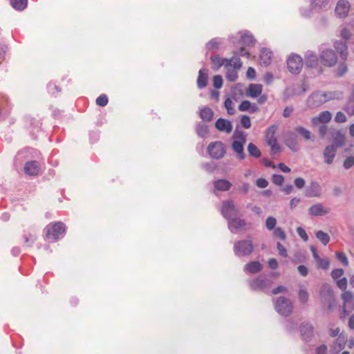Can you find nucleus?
<instances>
[{
    "label": "nucleus",
    "mask_w": 354,
    "mask_h": 354,
    "mask_svg": "<svg viewBox=\"0 0 354 354\" xmlns=\"http://www.w3.org/2000/svg\"><path fill=\"white\" fill-rule=\"evenodd\" d=\"M241 124L245 129H249L251 127V120L249 116L243 115L241 118Z\"/></svg>",
    "instance_id": "5fc2aeb1"
},
{
    "label": "nucleus",
    "mask_w": 354,
    "mask_h": 354,
    "mask_svg": "<svg viewBox=\"0 0 354 354\" xmlns=\"http://www.w3.org/2000/svg\"><path fill=\"white\" fill-rule=\"evenodd\" d=\"M337 148H335V145H328L325 147L323 156L324 159V162L327 165H330L333 163L334 158L335 157Z\"/></svg>",
    "instance_id": "a211bd4d"
},
{
    "label": "nucleus",
    "mask_w": 354,
    "mask_h": 354,
    "mask_svg": "<svg viewBox=\"0 0 354 354\" xmlns=\"http://www.w3.org/2000/svg\"><path fill=\"white\" fill-rule=\"evenodd\" d=\"M272 284V281L267 276L261 274L250 281L249 286L254 291H266Z\"/></svg>",
    "instance_id": "39448f33"
},
{
    "label": "nucleus",
    "mask_w": 354,
    "mask_h": 354,
    "mask_svg": "<svg viewBox=\"0 0 354 354\" xmlns=\"http://www.w3.org/2000/svg\"><path fill=\"white\" fill-rule=\"evenodd\" d=\"M306 184L305 180L303 178L299 177L294 180V185L297 189H302Z\"/></svg>",
    "instance_id": "69168bd1"
},
{
    "label": "nucleus",
    "mask_w": 354,
    "mask_h": 354,
    "mask_svg": "<svg viewBox=\"0 0 354 354\" xmlns=\"http://www.w3.org/2000/svg\"><path fill=\"white\" fill-rule=\"evenodd\" d=\"M347 118L345 114L342 111H338L335 117V121L338 123H344L346 121Z\"/></svg>",
    "instance_id": "052dcab7"
},
{
    "label": "nucleus",
    "mask_w": 354,
    "mask_h": 354,
    "mask_svg": "<svg viewBox=\"0 0 354 354\" xmlns=\"http://www.w3.org/2000/svg\"><path fill=\"white\" fill-rule=\"evenodd\" d=\"M254 251V245L250 240H241L234 243V252L239 257H248Z\"/></svg>",
    "instance_id": "7ed1b4c3"
},
{
    "label": "nucleus",
    "mask_w": 354,
    "mask_h": 354,
    "mask_svg": "<svg viewBox=\"0 0 354 354\" xmlns=\"http://www.w3.org/2000/svg\"><path fill=\"white\" fill-rule=\"evenodd\" d=\"M329 2V0H312L311 5L313 8H325Z\"/></svg>",
    "instance_id": "de8ad7c7"
},
{
    "label": "nucleus",
    "mask_w": 354,
    "mask_h": 354,
    "mask_svg": "<svg viewBox=\"0 0 354 354\" xmlns=\"http://www.w3.org/2000/svg\"><path fill=\"white\" fill-rule=\"evenodd\" d=\"M336 284L339 289L345 290L347 288V279L345 277L338 279L336 281Z\"/></svg>",
    "instance_id": "e2e57ef3"
},
{
    "label": "nucleus",
    "mask_w": 354,
    "mask_h": 354,
    "mask_svg": "<svg viewBox=\"0 0 354 354\" xmlns=\"http://www.w3.org/2000/svg\"><path fill=\"white\" fill-rule=\"evenodd\" d=\"M109 102L106 95L102 94L96 99V104L100 106H105Z\"/></svg>",
    "instance_id": "09e8293b"
},
{
    "label": "nucleus",
    "mask_w": 354,
    "mask_h": 354,
    "mask_svg": "<svg viewBox=\"0 0 354 354\" xmlns=\"http://www.w3.org/2000/svg\"><path fill=\"white\" fill-rule=\"evenodd\" d=\"M321 63L327 67H332L337 63V57L335 51L332 49H326L319 55Z\"/></svg>",
    "instance_id": "9d476101"
},
{
    "label": "nucleus",
    "mask_w": 354,
    "mask_h": 354,
    "mask_svg": "<svg viewBox=\"0 0 354 354\" xmlns=\"http://www.w3.org/2000/svg\"><path fill=\"white\" fill-rule=\"evenodd\" d=\"M240 42L247 46H253L256 40L252 35L247 32L241 35Z\"/></svg>",
    "instance_id": "7c9ffc66"
},
{
    "label": "nucleus",
    "mask_w": 354,
    "mask_h": 354,
    "mask_svg": "<svg viewBox=\"0 0 354 354\" xmlns=\"http://www.w3.org/2000/svg\"><path fill=\"white\" fill-rule=\"evenodd\" d=\"M319 294L322 302L328 304V309L330 310L335 301L331 286L328 283H324L321 287Z\"/></svg>",
    "instance_id": "6e6552de"
},
{
    "label": "nucleus",
    "mask_w": 354,
    "mask_h": 354,
    "mask_svg": "<svg viewBox=\"0 0 354 354\" xmlns=\"http://www.w3.org/2000/svg\"><path fill=\"white\" fill-rule=\"evenodd\" d=\"M322 91H315L307 99V106L309 108L319 107L326 102V100L323 97Z\"/></svg>",
    "instance_id": "f8f14e48"
},
{
    "label": "nucleus",
    "mask_w": 354,
    "mask_h": 354,
    "mask_svg": "<svg viewBox=\"0 0 354 354\" xmlns=\"http://www.w3.org/2000/svg\"><path fill=\"white\" fill-rule=\"evenodd\" d=\"M347 70L346 64L344 62L341 63L335 70V75L337 77H342L347 72Z\"/></svg>",
    "instance_id": "a18cd8bd"
},
{
    "label": "nucleus",
    "mask_w": 354,
    "mask_h": 354,
    "mask_svg": "<svg viewBox=\"0 0 354 354\" xmlns=\"http://www.w3.org/2000/svg\"><path fill=\"white\" fill-rule=\"evenodd\" d=\"M221 214L227 221L230 220L238 214V209L232 201H225L222 203Z\"/></svg>",
    "instance_id": "9b49d317"
},
{
    "label": "nucleus",
    "mask_w": 354,
    "mask_h": 354,
    "mask_svg": "<svg viewBox=\"0 0 354 354\" xmlns=\"http://www.w3.org/2000/svg\"><path fill=\"white\" fill-rule=\"evenodd\" d=\"M337 259L344 266H347L348 265V261L346 256V254L342 252H337L335 253Z\"/></svg>",
    "instance_id": "8fccbe9b"
},
{
    "label": "nucleus",
    "mask_w": 354,
    "mask_h": 354,
    "mask_svg": "<svg viewBox=\"0 0 354 354\" xmlns=\"http://www.w3.org/2000/svg\"><path fill=\"white\" fill-rule=\"evenodd\" d=\"M350 9V3L346 0H339L335 7V14L340 18L347 16Z\"/></svg>",
    "instance_id": "2eb2a0df"
},
{
    "label": "nucleus",
    "mask_w": 354,
    "mask_h": 354,
    "mask_svg": "<svg viewBox=\"0 0 354 354\" xmlns=\"http://www.w3.org/2000/svg\"><path fill=\"white\" fill-rule=\"evenodd\" d=\"M40 171V164L36 160L27 162L24 165V172L28 176H37Z\"/></svg>",
    "instance_id": "dca6fc26"
},
{
    "label": "nucleus",
    "mask_w": 354,
    "mask_h": 354,
    "mask_svg": "<svg viewBox=\"0 0 354 354\" xmlns=\"http://www.w3.org/2000/svg\"><path fill=\"white\" fill-rule=\"evenodd\" d=\"M322 189L320 184L312 180L305 189V196L308 198H319L321 196Z\"/></svg>",
    "instance_id": "ddd939ff"
},
{
    "label": "nucleus",
    "mask_w": 354,
    "mask_h": 354,
    "mask_svg": "<svg viewBox=\"0 0 354 354\" xmlns=\"http://www.w3.org/2000/svg\"><path fill=\"white\" fill-rule=\"evenodd\" d=\"M343 301L340 319H344L354 310V295L350 290L344 291L341 295Z\"/></svg>",
    "instance_id": "20e7f679"
},
{
    "label": "nucleus",
    "mask_w": 354,
    "mask_h": 354,
    "mask_svg": "<svg viewBox=\"0 0 354 354\" xmlns=\"http://www.w3.org/2000/svg\"><path fill=\"white\" fill-rule=\"evenodd\" d=\"M213 115V111L209 107H204L201 109L200 118L203 120L209 122L212 120Z\"/></svg>",
    "instance_id": "473e14b6"
},
{
    "label": "nucleus",
    "mask_w": 354,
    "mask_h": 354,
    "mask_svg": "<svg viewBox=\"0 0 354 354\" xmlns=\"http://www.w3.org/2000/svg\"><path fill=\"white\" fill-rule=\"evenodd\" d=\"M277 219L273 216H268L266 220V227L269 230H274L276 227Z\"/></svg>",
    "instance_id": "37998d69"
},
{
    "label": "nucleus",
    "mask_w": 354,
    "mask_h": 354,
    "mask_svg": "<svg viewBox=\"0 0 354 354\" xmlns=\"http://www.w3.org/2000/svg\"><path fill=\"white\" fill-rule=\"evenodd\" d=\"M212 68L213 71H218L222 66L225 68L232 66L235 69H240L242 66V62L237 57H232L230 59L221 58L218 55L210 57Z\"/></svg>",
    "instance_id": "f257e3e1"
},
{
    "label": "nucleus",
    "mask_w": 354,
    "mask_h": 354,
    "mask_svg": "<svg viewBox=\"0 0 354 354\" xmlns=\"http://www.w3.org/2000/svg\"><path fill=\"white\" fill-rule=\"evenodd\" d=\"M245 142L241 141L233 140L232 143V150L237 154L238 159L242 160L245 158L243 145Z\"/></svg>",
    "instance_id": "5701e85b"
},
{
    "label": "nucleus",
    "mask_w": 354,
    "mask_h": 354,
    "mask_svg": "<svg viewBox=\"0 0 354 354\" xmlns=\"http://www.w3.org/2000/svg\"><path fill=\"white\" fill-rule=\"evenodd\" d=\"M46 239L50 242H55L62 238L66 232V226L62 222L48 225L46 228Z\"/></svg>",
    "instance_id": "f03ea898"
},
{
    "label": "nucleus",
    "mask_w": 354,
    "mask_h": 354,
    "mask_svg": "<svg viewBox=\"0 0 354 354\" xmlns=\"http://www.w3.org/2000/svg\"><path fill=\"white\" fill-rule=\"evenodd\" d=\"M316 237L324 245H327L330 241V236L329 235L322 231L319 230L316 233Z\"/></svg>",
    "instance_id": "a19ab883"
},
{
    "label": "nucleus",
    "mask_w": 354,
    "mask_h": 354,
    "mask_svg": "<svg viewBox=\"0 0 354 354\" xmlns=\"http://www.w3.org/2000/svg\"><path fill=\"white\" fill-rule=\"evenodd\" d=\"M277 248L279 251V255L285 258L288 257L287 250L281 243L278 242L277 243Z\"/></svg>",
    "instance_id": "0e129e2a"
},
{
    "label": "nucleus",
    "mask_w": 354,
    "mask_h": 354,
    "mask_svg": "<svg viewBox=\"0 0 354 354\" xmlns=\"http://www.w3.org/2000/svg\"><path fill=\"white\" fill-rule=\"evenodd\" d=\"M245 225V221L241 218H232L228 221V227L232 232L243 227Z\"/></svg>",
    "instance_id": "393cba45"
},
{
    "label": "nucleus",
    "mask_w": 354,
    "mask_h": 354,
    "mask_svg": "<svg viewBox=\"0 0 354 354\" xmlns=\"http://www.w3.org/2000/svg\"><path fill=\"white\" fill-rule=\"evenodd\" d=\"M272 181L277 185H281L284 181V178L280 174H273L272 176Z\"/></svg>",
    "instance_id": "13d9d810"
},
{
    "label": "nucleus",
    "mask_w": 354,
    "mask_h": 354,
    "mask_svg": "<svg viewBox=\"0 0 354 354\" xmlns=\"http://www.w3.org/2000/svg\"><path fill=\"white\" fill-rule=\"evenodd\" d=\"M213 85L215 88H221L223 86V78L221 75H216L213 77Z\"/></svg>",
    "instance_id": "864d4df0"
},
{
    "label": "nucleus",
    "mask_w": 354,
    "mask_h": 354,
    "mask_svg": "<svg viewBox=\"0 0 354 354\" xmlns=\"http://www.w3.org/2000/svg\"><path fill=\"white\" fill-rule=\"evenodd\" d=\"M256 185L259 188H265L268 185V182L266 179L260 178L257 180Z\"/></svg>",
    "instance_id": "774afa93"
},
{
    "label": "nucleus",
    "mask_w": 354,
    "mask_h": 354,
    "mask_svg": "<svg viewBox=\"0 0 354 354\" xmlns=\"http://www.w3.org/2000/svg\"><path fill=\"white\" fill-rule=\"evenodd\" d=\"M316 262L318 263L319 266L324 270H327L330 266V261L328 259H322L319 257Z\"/></svg>",
    "instance_id": "6e6d98bb"
},
{
    "label": "nucleus",
    "mask_w": 354,
    "mask_h": 354,
    "mask_svg": "<svg viewBox=\"0 0 354 354\" xmlns=\"http://www.w3.org/2000/svg\"><path fill=\"white\" fill-rule=\"evenodd\" d=\"M196 132L199 137L205 138L209 134L208 127L205 124L199 123L196 127Z\"/></svg>",
    "instance_id": "72a5a7b5"
},
{
    "label": "nucleus",
    "mask_w": 354,
    "mask_h": 354,
    "mask_svg": "<svg viewBox=\"0 0 354 354\" xmlns=\"http://www.w3.org/2000/svg\"><path fill=\"white\" fill-rule=\"evenodd\" d=\"M301 336L306 342H310L314 335V328L309 322H304L299 326Z\"/></svg>",
    "instance_id": "4468645a"
},
{
    "label": "nucleus",
    "mask_w": 354,
    "mask_h": 354,
    "mask_svg": "<svg viewBox=\"0 0 354 354\" xmlns=\"http://www.w3.org/2000/svg\"><path fill=\"white\" fill-rule=\"evenodd\" d=\"M10 5L17 10H24L27 7L28 0H10Z\"/></svg>",
    "instance_id": "c9c22d12"
},
{
    "label": "nucleus",
    "mask_w": 354,
    "mask_h": 354,
    "mask_svg": "<svg viewBox=\"0 0 354 354\" xmlns=\"http://www.w3.org/2000/svg\"><path fill=\"white\" fill-rule=\"evenodd\" d=\"M273 236L275 238H278L281 241H284L286 238L285 232L281 227H276L273 230Z\"/></svg>",
    "instance_id": "49530a36"
},
{
    "label": "nucleus",
    "mask_w": 354,
    "mask_h": 354,
    "mask_svg": "<svg viewBox=\"0 0 354 354\" xmlns=\"http://www.w3.org/2000/svg\"><path fill=\"white\" fill-rule=\"evenodd\" d=\"M214 187L218 191L225 192L230 190L232 183L225 179H219L214 182Z\"/></svg>",
    "instance_id": "cd10ccee"
},
{
    "label": "nucleus",
    "mask_w": 354,
    "mask_h": 354,
    "mask_svg": "<svg viewBox=\"0 0 354 354\" xmlns=\"http://www.w3.org/2000/svg\"><path fill=\"white\" fill-rule=\"evenodd\" d=\"M262 92V86L259 84H251L248 86L246 94L251 97H256Z\"/></svg>",
    "instance_id": "c85d7f7f"
},
{
    "label": "nucleus",
    "mask_w": 354,
    "mask_h": 354,
    "mask_svg": "<svg viewBox=\"0 0 354 354\" xmlns=\"http://www.w3.org/2000/svg\"><path fill=\"white\" fill-rule=\"evenodd\" d=\"M285 145L292 151H297L299 149L297 135L293 132H288L285 137Z\"/></svg>",
    "instance_id": "f3484780"
},
{
    "label": "nucleus",
    "mask_w": 354,
    "mask_h": 354,
    "mask_svg": "<svg viewBox=\"0 0 354 354\" xmlns=\"http://www.w3.org/2000/svg\"><path fill=\"white\" fill-rule=\"evenodd\" d=\"M263 268L261 263L258 261H250L244 267V270L250 274L259 272Z\"/></svg>",
    "instance_id": "a878e982"
},
{
    "label": "nucleus",
    "mask_w": 354,
    "mask_h": 354,
    "mask_svg": "<svg viewBox=\"0 0 354 354\" xmlns=\"http://www.w3.org/2000/svg\"><path fill=\"white\" fill-rule=\"evenodd\" d=\"M232 66H229L226 68V78L230 82H235L238 78V73L234 67L231 68Z\"/></svg>",
    "instance_id": "4c0bfd02"
},
{
    "label": "nucleus",
    "mask_w": 354,
    "mask_h": 354,
    "mask_svg": "<svg viewBox=\"0 0 354 354\" xmlns=\"http://www.w3.org/2000/svg\"><path fill=\"white\" fill-rule=\"evenodd\" d=\"M23 238L24 240V243L27 247H30L33 244L35 241V237L30 233H25L23 235Z\"/></svg>",
    "instance_id": "c03bdc74"
},
{
    "label": "nucleus",
    "mask_w": 354,
    "mask_h": 354,
    "mask_svg": "<svg viewBox=\"0 0 354 354\" xmlns=\"http://www.w3.org/2000/svg\"><path fill=\"white\" fill-rule=\"evenodd\" d=\"M208 82V73L207 69L202 68L198 71V75L197 78V86L198 88L202 89L205 88Z\"/></svg>",
    "instance_id": "b1692460"
},
{
    "label": "nucleus",
    "mask_w": 354,
    "mask_h": 354,
    "mask_svg": "<svg viewBox=\"0 0 354 354\" xmlns=\"http://www.w3.org/2000/svg\"><path fill=\"white\" fill-rule=\"evenodd\" d=\"M334 48L339 53L340 57L343 60H346L348 56V47L346 42L337 41L334 44Z\"/></svg>",
    "instance_id": "bb28decb"
},
{
    "label": "nucleus",
    "mask_w": 354,
    "mask_h": 354,
    "mask_svg": "<svg viewBox=\"0 0 354 354\" xmlns=\"http://www.w3.org/2000/svg\"><path fill=\"white\" fill-rule=\"evenodd\" d=\"M272 52L267 49L263 48L260 53V60L261 63L266 66L268 65L271 62Z\"/></svg>",
    "instance_id": "c756f323"
},
{
    "label": "nucleus",
    "mask_w": 354,
    "mask_h": 354,
    "mask_svg": "<svg viewBox=\"0 0 354 354\" xmlns=\"http://www.w3.org/2000/svg\"><path fill=\"white\" fill-rule=\"evenodd\" d=\"M248 151L250 156L256 158H259L261 156V153L259 149L254 143L252 142L249 143L248 145Z\"/></svg>",
    "instance_id": "e433bc0d"
},
{
    "label": "nucleus",
    "mask_w": 354,
    "mask_h": 354,
    "mask_svg": "<svg viewBox=\"0 0 354 354\" xmlns=\"http://www.w3.org/2000/svg\"><path fill=\"white\" fill-rule=\"evenodd\" d=\"M295 131L301 136L305 140H313L314 136L312 135L311 132L307 129L299 126L295 127Z\"/></svg>",
    "instance_id": "f704fd0d"
},
{
    "label": "nucleus",
    "mask_w": 354,
    "mask_h": 354,
    "mask_svg": "<svg viewBox=\"0 0 354 354\" xmlns=\"http://www.w3.org/2000/svg\"><path fill=\"white\" fill-rule=\"evenodd\" d=\"M274 308L278 313L287 317L292 312L293 306L288 298L279 297L275 301Z\"/></svg>",
    "instance_id": "0eeeda50"
},
{
    "label": "nucleus",
    "mask_w": 354,
    "mask_h": 354,
    "mask_svg": "<svg viewBox=\"0 0 354 354\" xmlns=\"http://www.w3.org/2000/svg\"><path fill=\"white\" fill-rule=\"evenodd\" d=\"M332 115L328 111L321 112L318 116L312 118L311 122L313 125H317L319 123L325 124L331 120Z\"/></svg>",
    "instance_id": "4be33fe9"
},
{
    "label": "nucleus",
    "mask_w": 354,
    "mask_h": 354,
    "mask_svg": "<svg viewBox=\"0 0 354 354\" xmlns=\"http://www.w3.org/2000/svg\"><path fill=\"white\" fill-rule=\"evenodd\" d=\"M207 151L212 158L220 160L224 157L226 153V148L221 141H215L208 145Z\"/></svg>",
    "instance_id": "423d86ee"
},
{
    "label": "nucleus",
    "mask_w": 354,
    "mask_h": 354,
    "mask_svg": "<svg viewBox=\"0 0 354 354\" xmlns=\"http://www.w3.org/2000/svg\"><path fill=\"white\" fill-rule=\"evenodd\" d=\"M304 65L302 58L298 55H292L287 59V66L292 74H299Z\"/></svg>",
    "instance_id": "1a4fd4ad"
},
{
    "label": "nucleus",
    "mask_w": 354,
    "mask_h": 354,
    "mask_svg": "<svg viewBox=\"0 0 354 354\" xmlns=\"http://www.w3.org/2000/svg\"><path fill=\"white\" fill-rule=\"evenodd\" d=\"M278 129V126L277 124H272L270 126L266 131V139H274L277 138L275 136V133L277 130Z\"/></svg>",
    "instance_id": "58836bf2"
},
{
    "label": "nucleus",
    "mask_w": 354,
    "mask_h": 354,
    "mask_svg": "<svg viewBox=\"0 0 354 354\" xmlns=\"http://www.w3.org/2000/svg\"><path fill=\"white\" fill-rule=\"evenodd\" d=\"M224 106L227 109V113L230 115H233L235 113L234 109L232 107V101L227 98L224 102Z\"/></svg>",
    "instance_id": "3c124183"
},
{
    "label": "nucleus",
    "mask_w": 354,
    "mask_h": 354,
    "mask_svg": "<svg viewBox=\"0 0 354 354\" xmlns=\"http://www.w3.org/2000/svg\"><path fill=\"white\" fill-rule=\"evenodd\" d=\"M344 110L350 116L354 115V97L351 96L346 105L344 106Z\"/></svg>",
    "instance_id": "ea45409f"
},
{
    "label": "nucleus",
    "mask_w": 354,
    "mask_h": 354,
    "mask_svg": "<svg viewBox=\"0 0 354 354\" xmlns=\"http://www.w3.org/2000/svg\"><path fill=\"white\" fill-rule=\"evenodd\" d=\"M305 64L306 67L310 68H317L319 64L317 55L312 51H307L305 55Z\"/></svg>",
    "instance_id": "412c9836"
},
{
    "label": "nucleus",
    "mask_w": 354,
    "mask_h": 354,
    "mask_svg": "<svg viewBox=\"0 0 354 354\" xmlns=\"http://www.w3.org/2000/svg\"><path fill=\"white\" fill-rule=\"evenodd\" d=\"M345 137L339 131H337L333 135V143L330 145H335V148H339L344 144Z\"/></svg>",
    "instance_id": "2f4dec72"
},
{
    "label": "nucleus",
    "mask_w": 354,
    "mask_h": 354,
    "mask_svg": "<svg viewBox=\"0 0 354 354\" xmlns=\"http://www.w3.org/2000/svg\"><path fill=\"white\" fill-rule=\"evenodd\" d=\"M233 138L234 139V140H236V141H241V142H246V136L245 135L244 132H243V131H236L234 133Z\"/></svg>",
    "instance_id": "603ef678"
},
{
    "label": "nucleus",
    "mask_w": 354,
    "mask_h": 354,
    "mask_svg": "<svg viewBox=\"0 0 354 354\" xmlns=\"http://www.w3.org/2000/svg\"><path fill=\"white\" fill-rule=\"evenodd\" d=\"M251 107V102L248 100H243L239 105V110L240 111H249Z\"/></svg>",
    "instance_id": "4d7b16f0"
},
{
    "label": "nucleus",
    "mask_w": 354,
    "mask_h": 354,
    "mask_svg": "<svg viewBox=\"0 0 354 354\" xmlns=\"http://www.w3.org/2000/svg\"><path fill=\"white\" fill-rule=\"evenodd\" d=\"M298 295L300 302L303 304H306L308 302L309 298V294L308 291L304 288H300Z\"/></svg>",
    "instance_id": "79ce46f5"
},
{
    "label": "nucleus",
    "mask_w": 354,
    "mask_h": 354,
    "mask_svg": "<svg viewBox=\"0 0 354 354\" xmlns=\"http://www.w3.org/2000/svg\"><path fill=\"white\" fill-rule=\"evenodd\" d=\"M215 127L220 131L230 133L232 131V124L230 120L218 118L215 122Z\"/></svg>",
    "instance_id": "6ab92c4d"
},
{
    "label": "nucleus",
    "mask_w": 354,
    "mask_h": 354,
    "mask_svg": "<svg viewBox=\"0 0 354 354\" xmlns=\"http://www.w3.org/2000/svg\"><path fill=\"white\" fill-rule=\"evenodd\" d=\"M354 165V157L348 156L346 158L343 163L344 169H349Z\"/></svg>",
    "instance_id": "bf43d9fd"
},
{
    "label": "nucleus",
    "mask_w": 354,
    "mask_h": 354,
    "mask_svg": "<svg viewBox=\"0 0 354 354\" xmlns=\"http://www.w3.org/2000/svg\"><path fill=\"white\" fill-rule=\"evenodd\" d=\"M344 274V270L342 268H337L331 272V277L334 280H338Z\"/></svg>",
    "instance_id": "680f3d73"
},
{
    "label": "nucleus",
    "mask_w": 354,
    "mask_h": 354,
    "mask_svg": "<svg viewBox=\"0 0 354 354\" xmlns=\"http://www.w3.org/2000/svg\"><path fill=\"white\" fill-rule=\"evenodd\" d=\"M219 46V43L217 41L216 38L211 39L207 44V48L208 49H216L218 48Z\"/></svg>",
    "instance_id": "338daca9"
},
{
    "label": "nucleus",
    "mask_w": 354,
    "mask_h": 354,
    "mask_svg": "<svg viewBox=\"0 0 354 354\" xmlns=\"http://www.w3.org/2000/svg\"><path fill=\"white\" fill-rule=\"evenodd\" d=\"M330 209L328 208H325L321 203H316L308 209V213L311 216H324L328 214Z\"/></svg>",
    "instance_id": "aec40b11"
}]
</instances>
